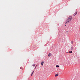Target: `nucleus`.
I'll return each mask as SVG.
<instances>
[{"instance_id":"f257e3e1","label":"nucleus","mask_w":80,"mask_h":80,"mask_svg":"<svg viewBox=\"0 0 80 80\" xmlns=\"http://www.w3.org/2000/svg\"><path fill=\"white\" fill-rule=\"evenodd\" d=\"M72 19H73V18L72 16H69L68 17L66 21L65 24H67V23H68L70 22Z\"/></svg>"},{"instance_id":"f03ea898","label":"nucleus","mask_w":80,"mask_h":80,"mask_svg":"<svg viewBox=\"0 0 80 80\" xmlns=\"http://www.w3.org/2000/svg\"><path fill=\"white\" fill-rule=\"evenodd\" d=\"M77 14V11H76L74 13V14H73V16H75Z\"/></svg>"},{"instance_id":"7ed1b4c3","label":"nucleus","mask_w":80,"mask_h":80,"mask_svg":"<svg viewBox=\"0 0 80 80\" xmlns=\"http://www.w3.org/2000/svg\"><path fill=\"white\" fill-rule=\"evenodd\" d=\"M43 63H44V62L43 61H42V62H41V64L42 65V66H43Z\"/></svg>"},{"instance_id":"20e7f679","label":"nucleus","mask_w":80,"mask_h":80,"mask_svg":"<svg viewBox=\"0 0 80 80\" xmlns=\"http://www.w3.org/2000/svg\"><path fill=\"white\" fill-rule=\"evenodd\" d=\"M50 56H52V53H49L48 54V57H50Z\"/></svg>"},{"instance_id":"39448f33","label":"nucleus","mask_w":80,"mask_h":80,"mask_svg":"<svg viewBox=\"0 0 80 80\" xmlns=\"http://www.w3.org/2000/svg\"><path fill=\"white\" fill-rule=\"evenodd\" d=\"M58 76V74L57 73L55 75V77H57V76Z\"/></svg>"},{"instance_id":"423d86ee","label":"nucleus","mask_w":80,"mask_h":80,"mask_svg":"<svg viewBox=\"0 0 80 80\" xmlns=\"http://www.w3.org/2000/svg\"><path fill=\"white\" fill-rule=\"evenodd\" d=\"M72 53V51L69 52V53Z\"/></svg>"},{"instance_id":"0eeeda50","label":"nucleus","mask_w":80,"mask_h":80,"mask_svg":"<svg viewBox=\"0 0 80 80\" xmlns=\"http://www.w3.org/2000/svg\"><path fill=\"white\" fill-rule=\"evenodd\" d=\"M73 47L72 46V47H71V50H73Z\"/></svg>"},{"instance_id":"6e6552de","label":"nucleus","mask_w":80,"mask_h":80,"mask_svg":"<svg viewBox=\"0 0 80 80\" xmlns=\"http://www.w3.org/2000/svg\"><path fill=\"white\" fill-rule=\"evenodd\" d=\"M34 73V71H33L32 72V74H31V76H32V75H33V74Z\"/></svg>"},{"instance_id":"1a4fd4ad","label":"nucleus","mask_w":80,"mask_h":80,"mask_svg":"<svg viewBox=\"0 0 80 80\" xmlns=\"http://www.w3.org/2000/svg\"><path fill=\"white\" fill-rule=\"evenodd\" d=\"M32 66H33L34 67L35 66V64H33V65H32Z\"/></svg>"},{"instance_id":"9d476101","label":"nucleus","mask_w":80,"mask_h":80,"mask_svg":"<svg viewBox=\"0 0 80 80\" xmlns=\"http://www.w3.org/2000/svg\"><path fill=\"white\" fill-rule=\"evenodd\" d=\"M56 67H59V66L58 65H57Z\"/></svg>"},{"instance_id":"9b49d317","label":"nucleus","mask_w":80,"mask_h":80,"mask_svg":"<svg viewBox=\"0 0 80 80\" xmlns=\"http://www.w3.org/2000/svg\"><path fill=\"white\" fill-rule=\"evenodd\" d=\"M71 43L72 44H73V41H71Z\"/></svg>"},{"instance_id":"f8f14e48","label":"nucleus","mask_w":80,"mask_h":80,"mask_svg":"<svg viewBox=\"0 0 80 80\" xmlns=\"http://www.w3.org/2000/svg\"><path fill=\"white\" fill-rule=\"evenodd\" d=\"M37 65H36V66L35 67V68H36V67H37Z\"/></svg>"},{"instance_id":"ddd939ff","label":"nucleus","mask_w":80,"mask_h":80,"mask_svg":"<svg viewBox=\"0 0 80 80\" xmlns=\"http://www.w3.org/2000/svg\"><path fill=\"white\" fill-rule=\"evenodd\" d=\"M20 68V69H22V68Z\"/></svg>"},{"instance_id":"4468645a","label":"nucleus","mask_w":80,"mask_h":80,"mask_svg":"<svg viewBox=\"0 0 80 80\" xmlns=\"http://www.w3.org/2000/svg\"><path fill=\"white\" fill-rule=\"evenodd\" d=\"M67 32H68V31H67Z\"/></svg>"}]
</instances>
